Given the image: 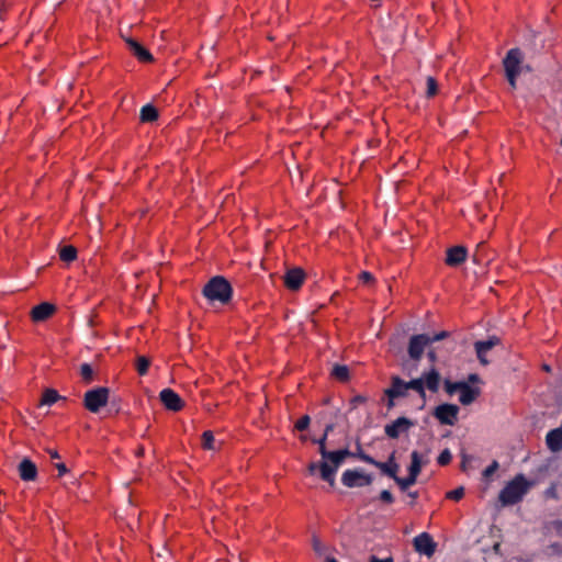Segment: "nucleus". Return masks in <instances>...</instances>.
<instances>
[{"mask_svg": "<svg viewBox=\"0 0 562 562\" xmlns=\"http://www.w3.org/2000/svg\"><path fill=\"white\" fill-rule=\"evenodd\" d=\"M59 257L65 262H71L77 258V249L71 245L64 246L59 250Z\"/></svg>", "mask_w": 562, "mask_h": 562, "instance_id": "nucleus-27", "label": "nucleus"}, {"mask_svg": "<svg viewBox=\"0 0 562 562\" xmlns=\"http://www.w3.org/2000/svg\"><path fill=\"white\" fill-rule=\"evenodd\" d=\"M158 111L157 109L151 104H145L142 106L139 112V120L143 123H151L158 120Z\"/></svg>", "mask_w": 562, "mask_h": 562, "instance_id": "nucleus-24", "label": "nucleus"}, {"mask_svg": "<svg viewBox=\"0 0 562 562\" xmlns=\"http://www.w3.org/2000/svg\"><path fill=\"white\" fill-rule=\"evenodd\" d=\"M459 392H460L459 401L462 405L472 404L481 394V391L479 387H473V386L469 385L467 382L462 383V386Z\"/></svg>", "mask_w": 562, "mask_h": 562, "instance_id": "nucleus-20", "label": "nucleus"}, {"mask_svg": "<svg viewBox=\"0 0 562 562\" xmlns=\"http://www.w3.org/2000/svg\"><path fill=\"white\" fill-rule=\"evenodd\" d=\"M372 481L373 476L361 469H348L341 475V483L349 488L368 486Z\"/></svg>", "mask_w": 562, "mask_h": 562, "instance_id": "nucleus-7", "label": "nucleus"}, {"mask_svg": "<svg viewBox=\"0 0 562 562\" xmlns=\"http://www.w3.org/2000/svg\"><path fill=\"white\" fill-rule=\"evenodd\" d=\"M469 382H477L480 380L479 375L475 373H472L468 378Z\"/></svg>", "mask_w": 562, "mask_h": 562, "instance_id": "nucleus-55", "label": "nucleus"}, {"mask_svg": "<svg viewBox=\"0 0 562 562\" xmlns=\"http://www.w3.org/2000/svg\"><path fill=\"white\" fill-rule=\"evenodd\" d=\"M143 453H144V448H140V449L138 450V454H143Z\"/></svg>", "mask_w": 562, "mask_h": 562, "instance_id": "nucleus-61", "label": "nucleus"}, {"mask_svg": "<svg viewBox=\"0 0 562 562\" xmlns=\"http://www.w3.org/2000/svg\"><path fill=\"white\" fill-rule=\"evenodd\" d=\"M310 424H311L310 416L304 415L295 423V429L299 431H304L308 428Z\"/></svg>", "mask_w": 562, "mask_h": 562, "instance_id": "nucleus-37", "label": "nucleus"}, {"mask_svg": "<svg viewBox=\"0 0 562 562\" xmlns=\"http://www.w3.org/2000/svg\"><path fill=\"white\" fill-rule=\"evenodd\" d=\"M422 378L424 379V385L429 391L435 393L439 390L440 374L434 367L428 372H425Z\"/></svg>", "mask_w": 562, "mask_h": 562, "instance_id": "nucleus-22", "label": "nucleus"}, {"mask_svg": "<svg viewBox=\"0 0 562 562\" xmlns=\"http://www.w3.org/2000/svg\"><path fill=\"white\" fill-rule=\"evenodd\" d=\"M461 458H462V460H461V470L465 471L468 462L471 461V457L469 454H467L465 452H462L461 453Z\"/></svg>", "mask_w": 562, "mask_h": 562, "instance_id": "nucleus-47", "label": "nucleus"}, {"mask_svg": "<svg viewBox=\"0 0 562 562\" xmlns=\"http://www.w3.org/2000/svg\"><path fill=\"white\" fill-rule=\"evenodd\" d=\"M325 562H338V561L336 559H334V558H327L325 560Z\"/></svg>", "mask_w": 562, "mask_h": 562, "instance_id": "nucleus-60", "label": "nucleus"}, {"mask_svg": "<svg viewBox=\"0 0 562 562\" xmlns=\"http://www.w3.org/2000/svg\"><path fill=\"white\" fill-rule=\"evenodd\" d=\"M427 357H428V359H429V361H430L431 363H435V362H436V360H437V353H436V351H435L434 349H431V350H429V351L427 352Z\"/></svg>", "mask_w": 562, "mask_h": 562, "instance_id": "nucleus-53", "label": "nucleus"}, {"mask_svg": "<svg viewBox=\"0 0 562 562\" xmlns=\"http://www.w3.org/2000/svg\"><path fill=\"white\" fill-rule=\"evenodd\" d=\"M150 360L145 356H138L136 359V370L139 375H145L148 372Z\"/></svg>", "mask_w": 562, "mask_h": 562, "instance_id": "nucleus-29", "label": "nucleus"}, {"mask_svg": "<svg viewBox=\"0 0 562 562\" xmlns=\"http://www.w3.org/2000/svg\"><path fill=\"white\" fill-rule=\"evenodd\" d=\"M436 542L427 532H422L414 538V548L418 553L431 557L436 551Z\"/></svg>", "mask_w": 562, "mask_h": 562, "instance_id": "nucleus-11", "label": "nucleus"}, {"mask_svg": "<svg viewBox=\"0 0 562 562\" xmlns=\"http://www.w3.org/2000/svg\"><path fill=\"white\" fill-rule=\"evenodd\" d=\"M80 375L86 384H90L93 381V369L89 363H82L80 366Z\"/></svg>", "mask_w": 562, "mask_h": 562, "instance_id": "nucleus-30", "label": "nucleus"}, {"mask_svg": "<svg viewBox=\"0 0 562 562\" xmlns=\"http://www.w3.org/2000/svg\"><path fill=\"white\" fill-rule=\"evenodd\" d=\"M369 562H393V559L391 557L385 558V559H379L378 557L372 555L370 558Z\"/></svg>", "mask_w": 562, "mask_h": 562, "instance_id": "nucleus-52", "label": "nucleus"}, {"mask_svg": "<svg viewBox=\"0 0 562 562\" xmlns=\"http://www.w3.org/2000/svg\"><path fill=\"white\" fill-rule=\"evenodd\" d=\"M312 441L314 443L318 445V452L322 456V458L329 451L326 448V441H327L326 434H323V436L321 438H314Z\"/></svg>", "mask_w": 562, "mask_h": 562, "instance_id": "nucleus-33", "label": "nucleus"}, {"mask_svg": "<svg viewBox=\"0 0 562 562\" xmlns=\"http://www.w3.org/2000/svg\"><path fill=\"white\" fill-rule=\"evenodd\" d=\"M353 453L356 454L353 458H358L359 460H361L362 456H368L366 452H363L360 442H357V451Z\"/></svg>", "mask_w": 562, "mask_h": 562, "instance_id": "nucleus-50", "label": "nucleus"}, {"mask_svg": "<svg viewBox=\"0 0 562 562\" xmlns=\"http://www.w3.org/2000/svg\"><path fill=\"white\" fill-rule=\"evenodd\" d=\"M414 423L407 417H398L393 423L385 425L384 432L392 439L398 438L401 432L407 431Z\"/></svg>", "mask_w": 562, "mask_h": 562, "instance_id": "nucleus-13", "label": "nucleus"}, {"mask_svg": "<svg viewBox=\"0 0 562 562\" xmlns=\"http://www.w3.org/2000/svg\"><path fill=\"white\" fill-rule=\"evenodd\" d=\"M499 468V463L494 460L492 463L483 471L482 475L485 480H488Z\"/></svg>", "mask_w": 562, "mask_h": 562, "instance_id": "nucleus-38", "label": "nucleus"}, {"mask_svg": "<svg viewBox=\"0 0 562 562\" xmlns=\"http://www.w3.org/2000/svg\"><path fill=\"white\" fill-rule=\"evenodd\" d=\"M19 475L23 481H34L37 476L36 464L30 459H23L18 467Z\"/></svg>", "mask_w": 562, "mask_h": 562, "instance_id": "nucleus-19", "label": "nucleus"}, {"mask_svg": "<svg viewBox=\"0 0 562 562\" xmlns=\"http://www.w3.org/2000/svg\"><path fill=\"white\" fill-rule=\"evenodd\" d=\"M55 467L58 470V476H63L64 474H66L68 472L66 464L63 462L56 463Z\"/></svg>", "mask_w": 562, "mask_h": 562, "instance_id": "nucleus-48", "label": "nucleus"}, {"mask_svg": "<svg viewBox=\"0 0 562 562\" xmlns=\"http://www.w3.org/2000/svg\"><path fill=\"white\" fill-rule=\"evenodd\" d=\"M468 249L464 246H453L447 249L446 265L449 267H458L467 260Z\"/></svg>", "mask_w": 562, "mask_h": 562, "instance_id": "nucleus-15", "label": "nucleus"}, {"mask_svg": "<svg viewBox=\"0 0 562 562\" xmlns=\"http://www.w3.org/2000/svg\"><path fill=\"white\" fill-rule=\"evenodd\" d=\"M307 470H308V473L312 475L315 474L316 471L321 472V462H311L307 467Z\"/></svg>", "mask_w": 562, "mask_h": 562, "instance_id": "nucleus-45", "label": "nucleus"}, {"mask_svg": "<svg viewBox=\"0 0 562 562\" xmlns=\"http://www.w3.org/2000/svg\"><path fill=\"white\" fill-rule=\"evenodd\" d=\"M522 61L524 53L518 47L510 48L503 59L505 77L512 89H516L517 87V78L524 68Z\"/></svg>", "mask_w": 562, "mask_h": 562, "instance_id": "nucleus-3", "label": "nucleus"}, {"mask_svg": "<svg viewBox=\"0 0 562 562\" xmlns=\"http://www.w3.org/2000/svg\"><path fill=\"white\" fill-rule=\"evenodd\" d=\"M110 390L105 386L91 389L85 393L83 406L91 413H98L108 404Z\"/></svg>", "mask_w": 562, "mask_h": 562, "instance_id": "nucleus-5", "label": "nucleus"}, {"mask_svg": "<svg viewBox=\"0 0 562 562\" xmlns=\"http://www.w3.org/2000/svg\"><path fill=\"white\" fill-rule=\"evenodd\" d=\"M214 435L211 430H206L202 434V447L206 450H214Z\"/></svg>", "mask_w": 562, "mask_h": 562, "instance_id": "nucleus-31", "label": "nucleus"}, {"mask_svg": "<svg viewBox=\"0 0 562 562\" xmlns=\"http://www.w3.org/2000/svg\"><path fill=\"white\" fill-rule=\"evenodd\" d=\"M334 430V425L329 424L325 427L324 434H326V437H328L329 432Z\"/></svg>", "mask_w": 562, "mask_h": 562, "instance_id": "nucleus-56", "label": "nucleus"}, {"mask_svg": "<svg viewBox=\"0 0 562 562\" xmlns=\"http://www.w3.org/2000/svg\"><path fill=\"white\" fill-rule=\"evenodd\" d=\"M426 83H427L426 95L428 98L435 97L438 91V83H437L436 79L434 77L429 76V77H427Z\"/></svg>", "mask_w": 562, "mask_h": 562, "instance_id": "nucleus-32", "label": "nucleus"}, {"mask_svg": "<svg viewBox=\"0 0 562 562\" xmlns=\"http://www.w3.org/2000/svg\"><path fill=\"white\" fill-rule=\"evenodd\" d=\"M159 398L164 406L172 412H179L184 405L182 398L171 389L161 390Z\"/></svg>", "mask_w": 562, "mask_h": 562, "instance_id": "nucleus-12", "label": "nucleus"}, {"mask_svg": "<svg viewBox=\"0 0 562 562\" xmlns=\"http://www.w3.org/2000/svg\"><path fill=\"white\" fill-rule=\"evenodd\" d=\"M543 368H544V370H547V371H549V370H550L549 366H544Z\"/></svg>", "mask_w": 562, "mask_h": 562, "instance_id": "nucleus-63", "label": "nucleus"}, {"mask_svg": "<svg viewBox=\"0 0 562 562\" xmlns=\"http://www.w3.org/2000/svg\"><path fill=\"white\" fill-rule=\"evenodd\" d=\"M125 42L130 52L142 63H150L154 57L150 52L144 47L140 43L132 37H126Z\"/></svg>", "mask_w": 562, "mask_h": 562, "instance_id": "nucleus-16", "label": "nucleus"}, {"mask_svg": "<svg viewBox=\"0 0 562 562\" xmlns=\"http://www.w3.org/2000/svg\"><path fill=\"white\" fill-rule=\"evenodd\" d=\"M499 344L501 339L497 336H490L486 340H477L474 342L476 357L481 364L487 366L490 363L486 359V353Z\"/></svg>", "mask_w": 562, "mask_h": 562, "instance_id": "nucleus-10", "label": "nucleus"}, {"mask_svg": "<svg viewBox=\"0 0 562 562\" xmlns=\"http://www.w3.org/2000/svg\"><path fill=\"white\" fill-rule=\"evenodd\" d=\"M462 383L463 381H459V382H451L449 380H446L445 381V390L448 394L452 395L454 394L457 391H460L461 386H462Z\"/></svg>", "mask_w": 562, "mask_h": 562, "instance_id": "nucleus-34", "label": "nucleus"}, {"mask_svg": "<svg viewBox=\"0 0 562 562\" xmlns=\"http://www.w3.org/2000/svg\"><path fill=\"white\" fill-rule=\"evenodd\" d=\"M499 548H501V544H499V543H495V544H494V551H495V552H498Z\"/></svg>", "mask_w": 562, "mask_h": 562, "instance_id": "nucleus-59", "label": "nucleus"}, {"mask_svg": "<svg viewBox=\"0 0 562 562\" xmlns=\"http://www.w3.org/2000/svg\"><path fill=\"white\" fill-rule=\"evenodd\" d=\"M47 453L50 456L52 459H59L60 456L57 450L54 449H46Z\"/></svg>", "mask_w": 562, "mask_h": 562, "instance_id": "nucleus-54", "label": "nucleus"}, {"mask_svg": "<svg viewBox=\"0 0 562 562\" xmlns=\"http://www.w3.org/2000/svg\"><path fill=\"white\" fill-rule=\"evenodd\" d=\"M460 408L456 404H440L435 407L432 416L439 420L441 425L453 426L458 420Z\"/></svg>", "mask_w": 562, "mask_h": 562, "instance_id": "nucleus-8", "label": "nucleus"}, {"mask_svg": "<svg viewBox=\"0 0 562 562\" xmlns=\"http://www.w3.org/2000/svg\"><path fill=\"white\" fill-rule=\"evenodd\" d=\"M380 499L384 503H387V504H391L394 502V497L392 495V493L387 490H383L381 493H380Z\"/></svg>", "mask_w": 562, "mask_h": 562, "instance_id": "nucleus-42", "label": "nucleus"}, {"mask_svg": "<svg viewBox=\"0 0 562 562\" xmlns=\"http://www.w3.org/2000/svg\"><path fill=\"white\" fill-rule=\"evenodd\" d=\"M202 294L211 303L218 302L226 305L233 296V288L226 278L215 276L203 286Z\"/></svg>", "mask_w": 562, "mask_h": 562, "instance_id": "nucleus-1", "label": "nucleus"}, {"mask_svg": "<svg viewBox=\"0 0 562 562\" xmlns=\"http://www.w3.org/2000/svg\"><path fill=\"white\" fill-rule=\"evenodd\" d=\"M484 246H485V243H484V241H482V243H480V244L477 245L476 251H475V252H474V255H473V260H474L475 262H480V261H481V259L479 258V251H480V249H481V248H483Z\"/></svg>", "mask_w": 562, "mask_h": 562, "instance_id": "nucleus-51", "label": "nucleus"}, {"mask_svg": "<svg viewBox=\"0 0 562 562\" xmlns=\"http://www.w3.org/2000/svg\"><path fill=\"white\" fill-rule=\"evenodd\" d=\"M463 496H464V487L463 486H459V487L447 493V498L456 501V502L460 501Z\"/></svg>", "mask_w": 562, "mask_h": 562, "instance_id": "nucleus-36", "label": "nucleus"}, {"mask_svg": "<svg viewBox=\"0 0 562 562\" xmlns=\"http://www.w3.org/2000/svg\"><path fill=\"white\" fill-rule=\"evenodd\" d=\"M546 443L550 451L559 452L562 450V428H554L546 436Z\"/></svg>", "mask_w": 562, "mask_h": 562, "instance_id": "nucleus-21", "label": "nucleus"}, {"mask_svg": "<svg viewBox=\"0 0 562 562\" xmlns=\"http://www.w3.org/2000/svg\"><path fill=\"white\" fill-rule=\"evenodd\" d=\"M408 496L412 498V499H416L418 497V492H408Z\"/></svg>", "mask_w": 562, "mask_h": 562, "instance_id": "nucleus-58", "label": "nucleus"}, {"mask_svg": "<svg viewBox=\"0 0 562 562\" xmlns=\"http://www.w3.org/2000/svg\"><path fill=\"white\" fill-rule=\"evenodd\" d=\"M530 486L531 483L524 474H517L502 488L498 499L504 506L515 505L524 498Z\"/></svg>", "mask_w": 562, "mask_h": 562, "instance_id": "nucleus-2", "label": "nucleus"}, {"mask_svg": "<svg viewBox=\"0 0 562 562\" xmlns=\"http://www.w3.org/2000/svg\"><path fill=\"white\" fill-rule=\"evenodd\" d=\"M544 495L547 498H552V499H558L559 496H558V490H557V486L554 484H552L551 486H549L546 492H544Z\"/></svg>", "mask_w": 562, "mask_h": 562, "instance_id": "nucleus-41", "label": "nucleus"}, {"mask_svg": "<svg viewBox=\"0 0 562 562\" xmlns=\"http://www.w3.org/2000/svg\"><path fill=\"white\" fill-rule=\"evenodd\" d=\"M361 461H363L366 463H369L371 465H374L375 468H378L382 472V474H384V475L393 479L394 481H396L397 475L394 474V469H390L389 464H386V462L376 461L371 456H362L361 457Z\"/></svg>", "mask_w": 562, "mask_h": 562, "instance_id": "nucleus-23", "label": "nucleus"}, {"mask_svg": "<svg viewBox=\"0 0 562 562\" xmlns=\"http://www.w3.org/2000/svg\"><path fill=\"white\" fill-rule=\"evenodd\" d=\"M61 396L58 394V392L54 389H47L44 391L41 404L42 405H53L55 404Z\"/></svg>", "mask_w": 562, "mask_h": 562, "instance_id": "nucleus-26", "label": "nucleus"}, {"mask_svg": "<svg viewBox=\"0 0 562 562\" xmlns=\"http://www.w3.org/2000/svg\"><path fill=\"white\" fill-rule=\"evenodd\" d=\"M364 402H366V397H363L361 395H357V396L352 397L351 405L353 407H356L358 404H361V403H364Z\"/></svg>", "mask_w": 562, "mask_h": 562, "instance_id": "nucleus-49", "label": "nucleus"}, {"mask_svg": "<svg viewBox=\"0 0 562 562\" xmlns=\"http://www.w3.org/2000/svg\"><path fill=\"white\" fill-rule=\"evenodd\" d=\"M312 544H313L314 551L317 554L323 555L325 553L326 548L317 537H315V536L313 537Z\"/></svg>", "mask_w": 562, "mask_h": 562, "instance_id": "nucleus-39", "label": "nucleus"}, {"mask_svg": "<svg viewBox=\"0 0 562 562\" xmlns=\"http://www.w3.org/2000/svg\"><path fill=\"white\" fill-rule=\"evenodd\" d=\"M449 337V331H446V330H442L434 336H429V345L435 342V341H439V340H442L445 338Z\"/></svg>", "mask_w": 562, "mask_h": 562, "instance_id": "nucleus-43", "label": "nucleus"}, {"mask_svg": "<svg viewBox=\"0 0 562 562\" xmlns=\"http://www.w3.org/2000/svg\"><path fill=\"white\" fill-rule=\"evenodd\" d=\"M331 376L337 381L346 382L349 380V368L345 364H335L331 369Z\"/></svg>", "mask_w": 562, "mask_h": 562, "instance_id": "nucleus-25", "label": "nucleus"}, {"mask_svg": "<svg viewBox=\"0 0 562 562\" xmlns=\"http://www.w3.org/2000/svg\"><path fill=\"white\" fill-rule=\"evenodd\" d=\"M423 461L422 456L418 451L414 450L411 453V464L408 467V473L406 477H400L397 475L396 484L400 486L401 491H406L408 487L414 485L417 482V477L422 472Z\"/></svg>", "mask_w": 562, "mask_h": 562, "instance_id": "nucleus-6", "label": "nucleus"}, {"mask_svg": "<svg viewBox=\"0 0 562 562\" xmlns=\"http://www.w3.org/2000/svg\"><path fill=\"white\" fill-rule=\"evenodd\" d=\"M338 452V454L345 460L346 458H349V457H355L356 454L350 451L349 449L345 448V449H339V450H336Z\"/></svg>", "mask_w": 562, "mask_h": 562, "instance_id": "nucleus-46", "label": "nucleus"}, {"mask_svg": "<svg viewBox=\"0 0 562 562\" xmlns=\"http://www.w3.org/2000/svg\"><path fill=\"white\" fill-rule=\"evenodd\" d=\"M429 345V335H413L408 342V356L414 361H419L423 357L425 348Z\"/></svg>", "mask_w": 562, "mask_h": 562, "instance_id": "nucleus-9", "label": "nucleus"}, {"mask_svg": "<svg viewBox=\"0 0 562 562\" xmlns=\"http://www.w3.org/2000/svg\"><path fill=\"white\" fill-rule=\"evenodd\" d=\"M451 459H452V454H451V451L447 448V449H443L438 459H437V462L439 465H447L451 462Z\"/></svg>", "mask_w": 562, "mask_h": 562, "instance_id": "nucleus-35", "label": "nucleus"}, {"mask_svg": "<svg viewBox=\"0 0 562 562\" xmlns=\"http://www.w3.org/2000/svg\"><path fill=\"white\" fill-rule=\"evenodd\" d=\"M321 461V479L330 486H335V477L339 467L344 463V459L337 451H328Z\"/></svg>", "mask_w": 562, "mask_h": 562, "instance_id": "nucleus-4", "label": "nucleus"}, {"mask_svg": "<svg viewBox=\"0 0 562 562\" xmlns=\"http://www.w3.org/2000/svg\"><path fill=\"white\" fill-rule=\"evenodd\" d=\"M56 311V306L48 302H43L32 308L31 316L34 322H43L49 318Z\"/></svg>", "mask_w": 562, "mask_h": 562, "instance_id": "nucleus-17", "label": "nucleus"}, {"mask_svg": "<svg viewBox=\"0 0 562 562\" xmlns=\"http://www.w3.org/2000/svg\"><path fill=\"white\" fill-rule=\"evenodd\" d=\"M301 440L305 441L306 440V436H301Z\"/></svg>", "mask_w": 562, "mask_h": 562, "instance_id": "nucleus-62", "label": "nucleus"}, {"mask_svg": "<svg viewBox=\"0 0 562 562\" xmlns=\"http://www.w3.org/2000/svg\"><path fill=\"white\" fill-rule=\"evenodd\" d=\"M407 384L400 376H393L391 386L384 391L385 395L391 398L404 397L407 394Z\"/></svg>", "mask_w": 562, "mask_h": 562, "instance_id": "nucleus-18", "label": "nucleus"}, {"mask_svg": "<svg viewBox=\"0 0 562 562\" xmlns=\"http://www.w3.org/2000/svg\"><path fill=\"white\" fill-rule=\"evenodd\" d=\"M386 464H389V468L390 469H394V474L397 475L398 473V470H400V465L398 463L395 461V452H392L389 458H387V461H386Z\"/></svg>", "mask_w": 562, "mask_h": 562, "instance_id": "nucleus-40", "label": "nucleus"}, {"mask_svg": "<svg viewBox=\"0 0 562 562\" xmlns=\"http://www.w3.org/2000/svg\"><path fill=\"white\" fill-rule=\"evenodd\" d=\"M283 280L286 289L291 291H297L305 280V272L302 268L299 267L289 269L285 272Z\"/></svg>", "mask_w": 562, "mask_h": 562, "instance_id": "nucleus-14", "label": "nucleus"}, {"mask_svg": "<svg viewBox=\"0 0 562 562\" xmlns=\"http://www.w3.org/2000/svg\"><path fill=\"white\" fill-rule=\"evenodd\" d=\"M387 398H389V401H387V407H389V408L394 407V405H395V404H394V400H395V398H391V397H387Z\"/></svg>", "mask_w": 562, "mask_h": 562, "instance_id": "nucleus-57", "label": "nucleus"}, {"mask_svg": "<svg viewBox=\"0 0 562 562\" xmlns=\"http://www.w3.org/2000/svg\"><path fill=\"white\" fill-rule=\"evenodd\" d=\"M407 384V390H414L416 391L423 398L426 397V393H425V385H424V379L420 376L418 379H413L408 382H406Z\"/></svg>", "mask_w": 562, "mask_h": 562, "instance_id": "nucleus-28", "label": "nucleus"}, {"mask_svg": "<svg viewBox=\"0 0 562 562\" xmlns=\"http://www.w3.org/2000/svg\"><path fill=\"white\" fill-rule=\"evenodd\" d=\"M360 280L363 282V283H370L373 281V276L372 273L368 272V271H362L360 273Z\"/></svg>", "mask_w": 562, "mask_h": 562, "instance_id": "nucleus-44", "label": "nucleus"}]
</instances>
